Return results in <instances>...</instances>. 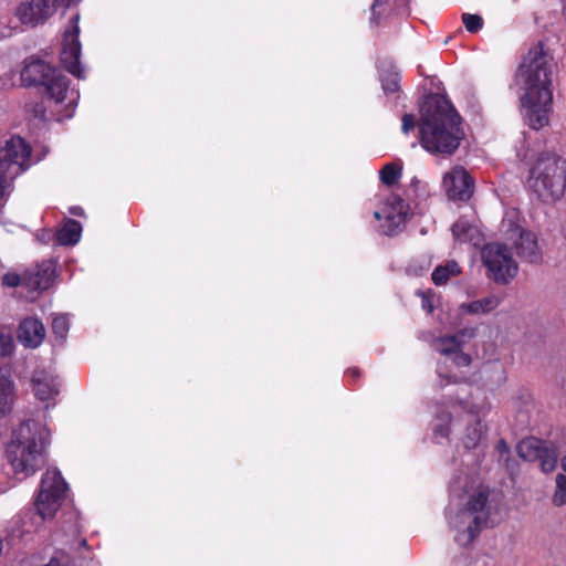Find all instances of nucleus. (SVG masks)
<instances>
[{"instance_id":"f257e3e1","label":"nucleus","mask_w":566,"mask_h":566,"mask_svg":"<svg viewBox=\"0 0 566 566\" xmlns=\"http://www.w3.org/2000/svg\"><path fill=\"white\" fill-rule=\"evenodd\" d=\"M557 64L548 48L537 42L530 48L520 64L515 83L526 124L538 130L546 126L553 103V76Z\"/></svg>"},{"instance_id":"f03ea898","label":"nucleus","mask_w":566,"mask_h":566,"mask_svg":"<svg viewBox=\"0 0 566 566\" xmlns=\"http://www.w3.org/2000/svg\"><path fill=\"white\" fill-rule=\"evenodd\" d=\"M460 123L459 114L448 101L429 97L421 108V146L430 154L451 156L464 137Z\"/></svg>"},{"instance_id":"7ed1b4c3","label":"nucleus","mask_w":566,"mask_h":566,"mask_svg":"<svg viewBox=\"0 0 566 566\" xmlns=\"http://www.w3.org/2000/svg\"><path fill=\"white\" fill-rule=\"evenodd\" d=\"M48 429L34 420L22 422L7 447V459L15 474H34L44 463Z\"/></svg>"},{"instance_id":"20e7f679","label":"nucleus","mask_w":566,"mask_h":566,"mask_svg":"<svg viewBox=\"0 0 566 566\" xmlns=\"http://www.w3.org/2000/svg\"><path fill=\"white\" fill-rule=\"evenodd\" d=\"M489 497V488L480 485L469 494L462 509L449 515V523L457 532L454 539L461 546L470 545L488 525L492 512Z\"/></svg>"},{"instance_id":"39448f33","label":"nucleus","mask_w":566,"mask_h":566,"mask_svg":"<svg viewBox=\"0 0 566 566\" xmlns=\"http://www.w3.org/2000/svg\"><path fill=\"white\" fill-rule=\"evenodd\" d=\"M528 185L541 200H559L566 190V160L553 153L541 154L531 169Z\"/></svg>"},{"instance_id":"423d86ee","label":"nucleus","mask_w":566,"mask_h":566,"mask_svg":"<svg viewBox=\"0 0 566 566\" xmlns=\"http://www.w3.org/2000/svg\"><path fill=\"white\" fill-rule=\"evenodd\" d=\"M31 165V147L20 136L0 147V199L10 193L13 180Z\"/></svg>"},{"instance_id":"0eeeda50","label":"nucleus","mask_w":566,"mask_h":566,"mask_svg":"<svg viewBox=\"0 0 566 566\" xmlns=\"http://www.w3.org/2000/svg\"><path fill=\"white\" fill-rule=\"evenodd\" d=\"M482 261L489 279L497 284H509L518 273V264L511 250L503 243L491 242L482 249Z\"/></svg>"},{"instance_id":"6e6552de","label":"nucleus","mask_w":566,"mask_h":566,"mask_svg":"<svg viewBox=\"0 0 566 566\" xmlns=\"http://www.w3.org/2000/svg\"><path fill=\"white\" fill-rule=\"evenodd\" d=\"M67 484L55 469H48L42 476L41 488L35 500V507L42 520L51 518L60 509Z\"/></svg>"},{"instance_id":"1a4fd4ad","label":"nucleus","mask_w":566,"mask_h":566,"mask_svg":"<svg viewBox=\"0 0 566 566\" xmlns=\"http://www.w3.org/2000/svg\"><path fill=\"white\" fill-rule=\"evenodd\" d=\"M506 239L515 247L517 255L528 263H539L543 259L537 237L530 230L523 229L511 220L503 221Z\"/></svg>"},{"instance_id":"9d476101","label":"nucleus","mask_w":566,"mask_h":566,"mask_svg":"<svg viewBox=\"0 0 566 566\" xmlns=\"http://www.w3.org/2000/svg\"><path fill=\"white\" fill-rule=\"evenodd\" d=\"M80 15L75 14L69 21V24L63 33L62 49L60 59L64 67L78 78L83 77V69L80 63L81 43L78 40Z\"/></svg>"},{"instance_id":"9b49d317","label":"nucleus","mask_w":566,"mask_h":566,"mask_svg":"<svg viewBox=\"0 0 566 566\" xmlns=\"http://www.w3.org/2000/svg\"><path fill=\"white\" fill-rule=\"evenodd\" d=\"M78 0H22L15 14L23 24L43 23L55 11L59 4L70 6Z\"/></svg>"},{"instance_id":"f8f14e48","label":"nucleus","mask_w":566,"mask_h":566,"mask_svg":"<svg viewBox=\"0 0 566 566\" xmlns=\"http://www.w3.org/2000/svg\"><path fill=\"white\" fill-rule=\"evenodd\" d=\"M410 213L409 206L398 196L391 195L387 198L381 211H375L374 217L380 224L381 232L392 235L400 229Z\"/></svg>"},{"instance_id":"ddd939ff","label":"nucleus","mask_w":566,"mask_h":566,"mask_svg":"<svg viewBox=\"0 0 566 566\" xmlns=\"http://www.w3.org/2000/svg\"><path fill=\"white\" fill-rule=\"evenodd\" d=\"M517 453L526 461L539 460L543 472H552L557 463L556 450L534 438L522 440L517 446Z\"/></svg>"},{"instance_id":"4468645a","label":"nucleus","mask_w":566,"mask_h":566,"mask_svg":"<svg viewBox=\"0 0 566 566\" xmlns=\"http://www.w3.org/2000/svg\"><path fill=\"white\" fill-rule=\"evenodd\" d=\"M443 187L453 200H469L473 193V180L468 171L455 167L443 176Z\"/></svg>"},{"instance_id":"2eb2a0df","label":"nucleus","mask_w":566,"mask_h":566,"mask_svg":"<svg viewBox=\"0 0 566 566\" xmlns=\"http://www.w3.org/2000/svg\"><path fill=\"white\" fill-rule=\"evenodd\" d=\"M45 87L50 97L56 104H63L65 106L67 112L65 116H71L72 111L76 105L78 93L69 88L67 78L55 71L45 84Z\"/></svg>"},{"instance_id":"dca6fc26","label":"nucleus","mask_w":566,"mask_h":566,"mask_svg":"<svg viewBox=\"0 0 566 566\" xmlns=\"http://www.w3.org/2000/svg\"><path fill=\"white\" fill-rule=\"evenodd\" d=\"M56 70L41 60H32L25 63L21 71V81L27 86L43 85L49 82Z\"/></svg>"},{"instance_id":"f3484780","label":"nucleus","mask_w":566,"mask_h":566,"mask_svg":"<svg viewBox=\"0 0 566 566\" xmlns=\"http://www.w3.org/2000/svg\"><path fill=\"white\" fill-rule=\"evenodd\" d=\"M32 389L38 399L50 401L59 394V384L53 374L46 370H35L31 378Z\"/></svg>"},{"instance_id":"a211bd4d","label":"nucleus","mask_w":566,"mask_h":566,"mask_svg":"<svg viewBox=\"0 0 566 566\" xmlns=\"http://www.w3.org/2000/svg\"><path fill=\"white\" fill-rule=\"evenodd\" d=\"M44 336L45 328L36 318H25L18 329V338L27 347H38L43 342Z\"/></svg>"},{"instance_id":"6ab92c4d","label":"nucleus","mask_w":566,"mask_h":566,"mask_svg":"<svg viewBox=\"0 0 566 566\" xmlns=\"http://www.w3.org/2000/svg\"><path fill=\"white\" fill-rule=\"evenodd\" d=\"M54 270L51 263H42L34 270L24 273L23 285L33 291H43L50 287Z\"/></svg>"},{"instance_id":"aec40b11","label":"nucleus","mask_w":566,"mask_h":566,"mask_svg":"<svg viewBox=\"0 0 566 566\" xmlns=\"http://www.w3.org/2000/svg\"><path fill=\"white\" fill-rule=\"evenodd\" d=\"M500 303L501 297L495 294H491L470 303H462L460 305V311L471 315H482L494 311L500 305Z\"/></svg>"},{"instance_id":"412c9836","label":"nucleus","mask_w":566,"mask_h":566,"mask_svg":"<svg viewBox=\"0 0 566 566\" xmlns=\"http://www.w3.org/2000/svg\"><path fill=\"white\" fill-rule=\"evenodd\" d=\"M454 240L474 242L479 237L478 228L465 218H459L451 228Z\"/></svg>"},{"instance_id":"4be33fe9","label":"nucleus","mask_w":566,"mask_h":566,"mask_svg":"<svg viewBox=\"0 0 566 566\" xmlns=\"http://www.w3.org/2000/svg\"><path fill=\"white\" fill-rule=\"evenodd\" d=\"M82 227L76 220H67L56 232V240L62 245H74L81 238Z\"/></svg>"},{"instance_id":"5701e85b","label":"nucleus","mask_w":566,"mask_h":566,"mask_svg":"<svg viewBox=\"0 0 566 566\" xmlns=\"http://www.w3.org/2000/svg\"><path fill=\"white\" fill-rule=\"evenodd\" d=\"M14 385L7 377H0V415H7L11 411L14 402Z\"/></svg>"},{"instance_id":"b1692460","label":"nucleus","mask_w":566,"mask_h":566,"mask_svg":"<svg viewBox=\"0 0 566 566\" xmlns=\"http://www.w3.org/2000/svg\"><path fill=\"white\" fill-rule=\"evenodd\" d=\"M461 272L459 264L455 261H448L443 265L437 266L431 279L436 285L446 284L450 277L459 275Z\"/></svg>"},{"instance_id":"393cba45","label":"nucleus","mask_w":566,"mask_h":566,"mask_svg":"<svg viewBox=\"0 0 566 566\" xmlns=\"http://www.w3.org/2000/svg\"><path fill=\"white\" fill-rule=\"evenodd\" d=\"M482 434L483 428L480 420L468 423L465 432L461 438L463 447L468 450L476 448L482 439Z\"/></svg>"},{"instance_id":"a878e982","label":"nucleus","mask_w":566,"mask_h":566,"mask_svg":"<svg viewBox=\"0 0 566 566\" xmlns=\"http://www.w3.org/2000/svg\"><path fill=\"white\" fill-rule=\"evenodd\" d=\"M464 335L465 333L461 332L457 335L440 337L434 340V348L448 357L461 347L460 338Z\"/></svg>"},{"instance_id":"bb28decb","label":"nucleus","mask_w":566,"mask_h":566,"mask_svg":"<svg viewBox=\"0 0 566 566\" xmlns=\"http://www.w3.org/2000/svg\"><path fill=\"white\" fill-rule=\"evenodd\" d=\"M380 81L385 93H395L399 91V74L395 71H388L381 74Z\"/></svg>"},{"instance_id":"cd10ccee","label":"nucleus","mask_w":566,"mask_h":566,"mask_svg":"<svg viewBox=\"0 0 566 566\" xmlns=\"http://www.w3.org/2000/svg\"><path fill=\"white\" fill-rule=\"evenodd\" d=\"M400 176L401 168L395 164H388L380 170V179L387 186L397 182Z\"/></svg>"},{"instance_id":"c85d7f7f","label":"nucleus","mask_w":566,"mask_h":566,"mask_svg":"<svg viewBox=\"0 0 566 566\" xmlns=\"http://www.w3.org/2000/svg\"><path fill=\"white\" fill-rule=\"evenodd\" d=\"M438 422L434 424V438H448L449 436V423L451 421V416L449 412H442L437 418Z\"/></svg>"},{"instance_id":"c756f323","label":"nucleus","mask_w":566,"mask_h":566,"mask_svg":"<svg viewBox=\"0 0 566 566\" xmlns=\"http://www.w3.org/2000/svg\"><path fill=\"white\" fill-rule=\"evenodd\" d=\"M553 502L556 505L566 504V475L558 474L556 478V491L553 496Z\"/></svg>"},{"instance_id":"7c9ffc66","label":"nucleus","mask_w":566,"mask_h":566,"mask_svg":"<svg viewBox=\"0 0 566 566\" xmlns=\"http://www.w3.org/2000/svg\"><path fill=\"white\" fill-rule=\"evenodd\" d=\"M462 22L468 32L475 33L483 27V20L479 14L463 13Z\"/></svg>"},{"instance_id":"2f4dec72","label":"nucleus","mask_w":566,"mask_h":566,"mask_svg":"<svg viewBox=\"0 0 566 566\" xmlns=\"http://www.w3.org/2000/svg\"><path fill=\"white\" fill-rule=\"evenodd\" d=\"M69 318L66 315H56L52 321V331L60 337L64 338L69 332Z\"/></svg>"},{"instance_id":"473e14b6","label":"nucleus","mask_w":566,"mask_h":566,"mask_svg":"<svg viewBox=\"0 0 566 566\" xmlns=\"http://www.w3.org/2000/svg\"><path fill=\"white\" fill-rule=\"evenodd\" d=\"M474 400L475 401L470 406L471 413L483 415L491 409L490 402L482 394H478L474 397Z\"/></svg>"},{"instance_id":"72a5a7b5","label":"nucleus","mask_w":566,"mask_h":566,"mask_svg":"<svg viewBox=\"0 0 566 566\" xmlns=\"http://www.w3.org/2000/svg\"><path fill=\"white\" fill-rule=\"evenodd\" d=\"M452 364H454L458 367H465L469 366L471 363V357L468 354H464L463 352L457 349L453 354L449 355L447 357Z\"/></svg>"},{"instance_id":"f704fd0d","label":"nucleus","mask_w":566,"mask_h":566,"mask_svg":"<svg viewBox=\"0 0 566 566\" xmlns=\"http://www.w3.org/2000/svg\"><path fill=\"white\" fill-rule=\"evenodd\" d=\"M13 350V339L11 335L0 333V357L9 356Z\"/></svg>"},{"instance_id":"c9c22d12","label":"nucleus","mask_w":566,"mask_h":566,"mask_svg":"<svg viewBox=\"0 0 566 566\" xmlns=\"http://www.w3.org/2000/svg\"><path fill=\"white\" fill-rule=\"evenodd\" d=\"M44 566H72V560L67 554L56 552Z\"/></svg>"},{"instance_id":"e433bc0d","label":"nucleus","mask_w":566,"mask_h":566,"mask_svg":"<svg viewBox=\"0 0 566 566\" xmlns=\"http://www.w3.org/2000/svg\"><path fill=\"white\" fill-rule=\"evenodd\" d=\"M2 283L7 286L15 287L20 284H23V276L21 277L15 273H6L2 276Z\"/></svg>"},{"instance_id":"4c0bfd02","label":"nucleus","mask_w":566,"mask_h":566,"mask_svg":"<svg viewBox=\"0 0 566 566\" xmlns=\"http://www.w3.org/2000/svg\"><path fill=\"white\" fill-rule=\"evenodd\" d=\"M415 127V117L411 114H406L402 117L401 129L405 134H408Z\"/></svg>"},{"instance_id":"58836bf2","label":"nucleus","mask_w":566,"mask_h":566,"mask_svg":"<svg viewBox=\"0 0 566 566\" xmlns=\"http://www.w3.org/2000/svg\"><path fill=\"white\" fill-rule=\"evenodd\" d=\"M496 450L500 454V461L507 462V455L510 452L507 443L504 440H500L496 444Z\"/></svg>"},{"instance_id":"ea45409f","label":"nucleus","mask_w":566,"mask_h":566,"mask_svg":"<svg viewBox=\"0 0 566 566\" xmlns=\"http://www.w3.org/2000/svg\"><path fill=\"white\" fill-rule=\"evenodd\" d=\"M7 17H0V39L12 34V28L6 24Z\"/></svg>"},{"instance_id":"a19ab883","label":"nucleus","mask_w":566,"mask_h":566,"mask_svg":"<svg viewBox=\"0 0 566 566\" xmlns=\"http://www.w3.org/2000/svg\"><path fill=\"white\" fill-rule=\"evenodd\" d=\"M422 307H423L424 310H427L428 312H431V311H432V305H431V303H430L428 300H423V302H422Z\"/></svg>"},{"instance_id":"79ce46f5","label":"nucleus","mask_w":566,"mask_h":566,"mask_svg":"<svg viewBox=\"0 0 566 566\" xmlns=\"http://www.w3.org/2000/svg\"><path fill=\"white\" fill-rule=\"evenodd\" d=\"M348 373H349L350 375H353L354 377H358V376H359V370H358V369H356V368H354V369H349V370H348Z\"/></svg>"},{"instance_id":"37998d69","label":"nucleus","mask_w":566,"mask_h":566,"mask_svg":"<svg viewBox=\"0 0 566 566\" xmlns=\"http://www.w3.org/2000/svg\"><path fill=\"white\" fill-rule=\"evenodd\" d=\"M380 3H381V0H374V3L371 6V9L374 12H375L376 7L379 6Z\"/></svg>"},{"instance_id":"c03bdc74","label":"nucleus","mask_w":566,"mask_h":566,"mask_svg":"<svg viewBox=\"0 0 566 566\" xmlns=\"http://www.w3.org/2000/svg\"><path fill=\"white\" fill-rule=\"evenodd\" d=\"M562 468H563V470L566 472V455H565V457H564V459H563Z\"/></svg>"}]
</instances>
